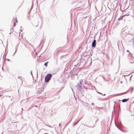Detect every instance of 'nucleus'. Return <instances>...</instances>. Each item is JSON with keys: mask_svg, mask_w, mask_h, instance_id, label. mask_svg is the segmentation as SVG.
<instances>
[{"mask_svg": "<svg viewBox=\"0 0 134 134\" xmlns=\"http://www.w3.org/2000/svg\"><path fill=\"white\" fill-rule=\"evenodd\" d=\"M129 99V98L124 99L122 100L121 101H122V102H127L128 100Z\"/></svg>", "mask_w": 134, "mask_h": 134, "instance_id": "5", "label": "nucleus"}, {"mask_svg": "<svg viewBox=\"0 0 134 134\" xmlns=\"http://www.w3.org/2000/svg\"><path fill=\"white\" fill-rule=\"evenodd\" d=\"M48 63V62H47L46 63L44 64V65L46 66H47V64Z\"/></svg>", "mask_w": 134, "mask_h": 134, "instance_id": "7", "label": "nucleus"}, {"mask_svg": "<svg viewBox=\"0 0 134 134\" xmlns=\"http://www.w3.org/2000/svg\"><path fill=\"white\" fill-rule=\"evenodd\" d=\"M129 60L131 63H134V55H131V58Z\"/></svg>", "mask_w": 134, "mask_h": 134, "instance_id": "2", "label": "nucleus"}, {"mask_svg": "<svg viewBox=\"0 0 134 134\" xmlns=\"http://www.w3.org/2000/svg\"><path fill=\"white\" fill-rule=\"evenodd\" d=\"M134 42H133V44H134V37L133 38Z\"/></svg>", "mask_w": 134, "mask_h": 134, "instance_id": "9", "label": "nucleus"}, {"mask_svg": "<svg viewBox=\"0 0 134 134\" xmlns=\"http://www.w3.org/2000/svg\"><path fill=\"white\" fill-rule=\"evenodd\" d=\"M123 18H122V16H121L120 17H119L118 19V20H122V19Z\"/></svg>", "mask_w": 134, "mask_h": 134, "instance_id": "6", "label": "nucleus"}, {"mask_svg": "<svg viewBox=\"0 0 134 134\" xmlns=\"http://www.w3.org/2000/svg\"><path fill=\"white\" fill-rule=\"evenodd\" d=\"M52 77V75L51 74H48L45 77V81L46 82H48L50 80Z\"/></svg>", "mask_w": 134, "mask_h": 134, "instance_id": "1", "label": "nucleus"}, {"mask_svg": "<svg viewBox=\"0 0 134 134\" xmlns=\"http://www.w3.org/2000/svg\"><path fill=\"white\" fill-rule=\"evenodd\" d=\"M17 22V19L16 18H15L14 19V21L13 23H14V25H13V27L15 26L16 25V23Z\"/></svg>", "mask_w": 134, "mask_h": 134, "instance_id": "4", "label": "nucleus"}, {"mask_svg": "<svg viewBox=\"0 0 134 134\" xmlns=\"http://www.w3.org/2000/svg\"><path fill=\"white\" fill-rule=\"evenodd\" d=\"M2 94H1V95L0 94V96H2Z\"/></svg>", "mask_w": 134, "mask_h": 134, "instance_id": "10", "label": "nucleus"}, {"mask_svg": "<svg viewBox=\"0 0 134 134\" xmlns=\"http://www.w3.org/2000/svg\"><path fill=\"white\" fill-rule=\"evenodd\" d=\"M96 40H94L92 43V47H95L96 46Z\"/></svg>", "mask_w": 134, "mask_h": 134, "instance_id": "3", "label": "nucleus"}, {"mask_svg": "<svg viewBox=\"0 0 134 134\" xmlns=\"http://www.w3.org/2000/svg\"><path fill=\"white\" fill-rule=\"evenodd\" d=\"M126 15H122V18L124 17Z\"/></svg>", "mask_w": 134, "mask_h": 134, "instance_id": "8", "label": "nucleus"}]
</instances>
